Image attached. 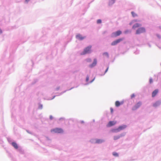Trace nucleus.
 I'll use <instances>...</instances> for the list:
<instances>
[{
    "instance_id": "obj_27",
    "label": "nucleus",
    "mask_w": 161,
    "mask_h": 161,
    "mask_svg": "<svg viewBox=\"0 0 161 161\" xmlns=\"http://www.w3.org/2000/svg\"><path fill=\"white\" fill-rule=\"evenodd\" d=\"M110 111H111V112L112 113H113V109L112 108H111L110 109Z\"/></svg>"
},
{
    "instance_id": "obj_13",
    "label": "nucleus",
    "mask_w": 161,
    "mask_h": 161,
    "mask_svg": "<svg viewBox=\"0 0 161 161\" xmlns=\"http://www.w3.org/2000/svg\"><path fill=\"white\" fill-rule=\"evenodd\" d=\"M158 92V90L156 89L152 93V96L153 97H154Z\"/></svg>"
},
{
    "instance_id": "obj_24",
    "label": "nucleus",
    "mask_w": 161,
    "mask_h": 161,
    "mask_svg": "<svg viewBox=\"0 0 161 161\" xmlns=\"http://www.w3.org/2000/svg\"><path fill=\"white\" fill-rule=\"evenodd\" d=\"M115 0H111L110 3H114Z\"/></svg>"
},
{
    "instance_id": "obj_3",
    "label": "nucleus",
    "mask_w": 161,
    "mask_h": 161,
    "mask_svg": "<svg viewBox=\"0 0 161 161\" xmlns=\"http://www.w3.org/2000/svg\"><path fill=\"white\" fill-rule=\"evenodd\" d=\"M146 31L144 27H142L138 28L136 31V34H139L145 32Z\"/></svg>"
},
{
    "instance_id": "obj_17",
    "label": "nucleus",
    "mask_w": 161,
    "mask_h": 161,
    "mask_svg": "<svg viewBox=\"0 0 161 161\" xmlns=\"http://www.w3.org/2000/svg\"><path fill=\"white\" fill-rule=\"evenodd\" d=\"M159 104L160 103L159 102H156L153 104V106L156 107L159 106Z\"/></svg>"
},
{
    "instance_id": "obj_25",
    "label": "nucleus",
    "mask_w": 161,
    "mask_h": 161,
    "mask_svg": "<svg viewBox=\"0 0 161 161\" xmlns=\"http://www.w3.org/2000/svg\"><path fill=\"white\" fill-rule=\"evenodd\" d=\"M153 80L152 79L150 78L149 80V82L150 83H152L153 82Z\"/></svg>"
},
{
    "instance_id": "obj_26",
    "label": "nucleus",
    "mask_w": 161,
    "mask_h": 161,
    "mask_svg": "<svg viewBox=\"0 0 161 161\" xmlns=\"http://www.w3.org/2000/svg\"><path fill=\"white\" fill-rule=\"evenodd\" d=\"M89 78L88 76H87L86 78V81L88 82L89 80Z\"/></svg>"
},
{
    "instance_id": "obj_2",
    "label": "nucleus",
    "mask_w": 161,
    "mask_h": 161,
    "mask_svg": "<svg viewBox=\"0 0 161 161\" xmlns=\"http://www.w3.org/2000/svg\"><path fill=\"white\" fill-rule=\"evenodd\" d=\"M91 46H89L85 48L83 52L81 53V55H85L86 53H90L91 51Z\"/></svg>"
},
{
    "instance_id": "obj_8",
    "label": "nucleus",
    "mask_w": 161,
    "mask_h": 161,
    "mask_svg": "<svg viewBox=\"0 0 161 161\" xmlns=\"http://www.w3.org/2000/svg\"><path fill=\"white\" fill-rule=\"evenodd\" d=\"M97 64V60L95 58L93 60V62L92 63L90 64L89 65V67L91 68H93L94 66H95Z\"/></svg>"
},
{
    "instance_id": "obj_20",
    "label": "nucleus",
    "mask_w": 161,
    "mask_h": 161,
    "mask_svg": "<svg viewBox=\"0 0 161 161\" xmlns=\"http://www.w3.org/2000/svg\"><path fill=\"white\" fill-rule=\"evenodd\" d=\"M113 154L114 156L117 157V156H118V153H116V152H114L113 153Z\"/></svg>"
},
{
    "instance_id": "obj_10",
    "label": "nucleus",
    "mask_w": 161,
    "mask_h": 161,
    "mask_svg": "<svg viewBox=\"0 0 161 161\" xmlns=\"http://www.w3.org/2000/svg\"><path fill=\"white\" fill-rule=\"evenodd\" d=\"M76 37L77 39L81 40L84 39L86 37L82 36L81 35L78 34L76 36Z\"/></svg>"
},
{
    "instance_id": "obj_22",
    "label": "nucleus",
    "mask_w": 161,
    "mask_h": 161,
    "mask_svg": "<svg viewBox=\"0 0 161 161\" xmlns=\"http://www.w3.org/2000/svg\"><path fill=\"white\" fill-rule=\"evenodd\" d=\"M97 22L98 24H100L101 23V19H98L97 21Z\"/></svg>"
},
{
    "instance_id": "obj_6",
    "label": "nucleus",
    "mask_w": 161,
    "mask_h": 161,
    "mask_svg": "<svg viewBox=\"0 0 161 161\" xmlns=\"http://www.w3.org/2000/svg\"><path fill=\"white\" fill-rule=\"evenodd\" d=\"M126 127L125 125L119 126L117 129L114 130L113 131L114 132H118L125 129Z\"/></svg>"
},
{
    "instance_id": "obj_5",
    "label": "nucleus",
    "mask_w": 161,
    "mask_h": 161,
    "mask_svg": "<svg viewBox=\"0 0 161 161\" xmlns=\"http://www.w3.org/2000/svg\"><path fill=\"white\" fill-rule=\"evenodd\" d=\"M123 40V38H119L118 39H117L112 42L111 44V45L112 46L115 45L118 43L120 42L121 41H122Z\"/></svg>"
},
{
    "instance_id": "obj_14",
    "label": "nucleus",
    "mask_w": 161,
    "mask_h": 161,
    "mask_svg": "<svg viewBox=\"0 0 161 161\" xmlns=\"http://www.w3.org/2000/svg\"><path fill=\"white\" fill-rule=\"evenodd\" d=\"M123 136V135L122 134H120L119 135H118L116 136H115L114 137V140H117L119 139L121 137H122Z\"/></svg>"
},
{
    "instance_id": "obj_15",
    "label": "nucleus",
    "mask_w": 161,
    "mask_h": 161,
    "mask_svg": "<svg viewBox=\"0 0 161 161\" xmlns=\"http://www.w3.org/2000/svg\"><path fill=\"white\" fill-rule=\"evenodd\" d=\"M12 145L15 149H17L18 148V145L16 142H12Z\"/></svg>"
},
{
    "instance_id": "obj_28",
    "label": "nucleus",
    "mask_w": 161,
    "mask_h": 161,
    "mask_svg": "<svg viewBox=\"0 0 161 161\" xmlns=\"http://www.w3.org/2000/svg\"><path fill=\"white\" fill-rule=\"evenodd\" d=\"M50 119H53V116L52 115H50Z\"/></svg>"
},
{
    "instance_id": "obj_12",
    "label": "nucleus",
    "mask_w": 161,
    "mask_h": 161,
    "mask_svg": "<svg viewBox=\"0 0 161 161\" xmlns=\"http://www.w3.org/2000/svg\"><path fill=\"white\" fill-rule=\"evenodd\" d=\"M123 102H120L119 101H116L115 103V106L117 107H118L120 105L123 104Z\"/></svg>"
},
{
    "instance_id": "obj_1",
    "label": "nucleus",
    "mask_w": 161,
    "mask_h": 161,
    "mask_svg": "<svg viewBox=\"0 0 161 161\" xmlns=\"http://www.w3.org/2000/svg\"><path fill=\"white\" fill-rule=\"evenodd\" d=\"M51 132L52 133H63L64 130L61 128H56L54 129H51Z\"/></svg>"
},
{
    "instance_id": "obj_19",
    "label": "nucleus",
    "mask_w": 161,
    "mask_h": 161,
    "mask_svg": "<svg viewBox=\"0 0 161 161\" xmlns=\"http://www.w3.org/2000/svg\"><path fill=\"white\" fill-rule=\"evenodd\" d=\"M86 61L87 62L90 63L92 61V60L90 58H88L86 59Z\"/></svg>"
},
{
    "instance_id": "obj_9",
    "label": "nucleus",
    "mask_w": 161,
    "mask_h": 161,
    "mask_svg": "<svg viewBox=\"0 0 161 161\" xmlns=\"http://www.w3.org/2000/svg\"><path fill=\"white\" fill-rule=\"evenodd\" d=\"M116 123V121H110L109 122L107 125V126L108 127L112 126L115 125Z\"/></svg>"
},
{
    "instance_id": "obj_32",
    "label": "nucleus",
    "mask_w": 161,
    "mask_h": 161,
    "mask_svg": "<svg viewBox=\"0 0 161 161\" xmlns=\"http://www.w3.org/2000/svg\"><path fill=\"white\" fill-rule=\"evenodd\" d=\"M93 80H94V79L92 80L91 82H92V81H93Z\"/></svg>"
},
{
    "instance_id": "obj_18",
    "label": "nucleus",
    "mask_w": 161,
    "mask_h": 161,
    "mask_svg": "<svg viewBox=\"0 0 161 161\" xmlns=\"http://www.w3.org/2000/svg\"><path fill=\"white\" fill-rule=\"evenodd\" d=\"M131 14L132 15V16L133 17H135L137 16V14L133 11L131 12Z\"/></svg>"
},
{
    "instance_id": "obj_16",
    "label": "nucleus",
    "mask_w": 161,
    "mask_h": 161,
    "mask_svg": "<svg viewBox=\"0 0 161 161\" xmlns=\"http://www.w3.org/2000/svg\"><path fill=\"white\" fill-rule=\"evenodd\" d=\"M104 142V141L101 139H97L96 141V143H100Z\"/></svg>"
},
{
    "instance_id": "obj_31",
    "label": "nucleus",
    "mask_w": 161,
    "mask_h": 161,
    "mask_svg": "<svg viewBox=\"0 0 161 161\" xmlns=\"http://www.w3.org/2000/svg\"><path fill=\"white\" fill-rule=\"evenodd\" d=\"M30 0H25V1L26 2H29Z\"/></svg>"
},
{
    "instance_id": "obj_7",
    "label": "nucleus",
    "mask_w": 161,
    "mask_h": 161,
    "mask_svg": "<svg viewBox=\"0 0 161 161\" xmlns=\"http://www.w3.org/2000/svg\"><path fill=\"white\" fill-rule=\"evenodd\" d=\"M142 105V103L139 102L137 103L133 107V110H135L139 108Z\"/></svg>"
},
{
    "instance_id": "obj_4",
    "label": "nucleus",
    "mask_w": 161,
    "mask_h": 161,
    "mask_svg": "<svg viewBox=\"0 0 161 161\" xmlns=\"http://www.w3.org/2000/svg\"><path fill=\"white\" fill-rule=\"evenodd\" d=\"M122 33V32L120 31H118L115 32H113L111 35V37H116L117 36H119Z\"/></svg>"
},
{
    "instance_id": "obj_30",
    "label": "nucleus",
    "mask_w": 161,
    "mask_h": 161,
    "mask_svg": "<svg viewBox=\"0 0 161 161\" xmlns=\"http://www.w3.org/2000/svg\"><path fill=\"white\" fill-rule=\"evenodd\" d=\"M2 33V30L0 29V34Z\"/></svg>"
},
{
    "instance_id": "obj_23",
    "label": "nucleus",
    "mask_w": 161,
    "mask_h": 161,
    "mask_svg": "<svg viewBox=\"0 0 161 161\" xmlns=\"http://www.w3.org/2000/svg\"><path fill=\"white\" fill-rule=\"evenodd\" d=\"M135 95L134 94H132L131 95V98H133V97H135Z\"/></svg>"
},
{
    "instance_id": "obj_11",
    "label": "nucleus",
    "mask_w": 161,
    "mask_h": 161,
    "mask_svg": "<svg viewBox=\"0 0 161 161\" xmlns=\"http://www.w3.org/2000/svg\"><path fill=\"white\" fill-rule=\"evenodd\" d=\"M141 26V24L139 23H136L133 25L132 28L134 29H136V28L139 27Z\"/></svg>"
},
{
    "instance_id": "obj_21",
    "label": "nucleus",
    "mask_w": 161,
    "mask_h": 161,
    "mask_svg": "<svg viewBox=\"0 0 161 161\" xmlns=\"http://www.w3.org/2000/svg\"><path fill=\"white\" fill-rule=\"evenodd\" d=\"M103 55L105 56H107V57H108V53L105 52L103 53Z\"/></svg>"
},
{
    "instance_id": "obj_29",
    "label": "nucleus",
    "mask_w": 161,
    "mask_h": 161,
    "mask_svg": "<svg viewBox=\"0 0 161 161\" xmlns=\"http://www.w3.org/2000/svg\"><path fill=\"white\" fill-rule=\"evenodd\" d=\"M108 67L105 71V73L106 72L108 71Z\"/></svg>"
}]
</instances>
